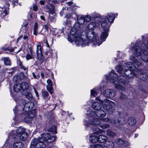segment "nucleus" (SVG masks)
Masks as SVG:
<instances>
[{
	"mask_svg": "<svg viewBox=\"0 0 148 148\" xmlns=\"http://www.w3.org/2000/svg\"><path fill=\"white\" fill-rule=\"evenodd\" d=\"M124 72L125 75L129 78L134 76L137 77L136 74L133 72L132 71L130 70H125Z\"/></svg>",
	"mask_w": 148,
	"mask_h": 148,
	"instance_id": "15",
	"label": "nucleus"
},
{
	"mask_svg": "<svg viewBox=\"0 0 148 148\" xmlns=\"http://www.w3.org/2000/svg\"><path fill=\"white\" fill-rule=\"evenodd\" d=\"M25 95L26 97L29 100H31L32 98V96L31 93L26 92V93L24 94Z\"/></svg>",
	"mask_w": 148,
	"mask_h": 148,
	"instance_id": "37",
	"label": "nucleus"
},
{
	"mask_svg": "<svg viewBox=\"0 0 148 148\" xmlns=\"http://www.w3.org/2000/svg\"><path fill=\"white\" fill-rule=\"evenodd\" d=\"M21 69L24 70H26L28 68V66H25L23 65L21 66L20 67Z\"/></svg>",
	"mask_w": 148,
	"mask_h": 148,
	"instance_id": "52",
	"label": "nucleus"
},
{
	"mask_svg": "<svg viewBox=\"0 0 148 148\" xmlns=\"http://www.w3.org/2000/svg\"><path fill=\"white\" fill-rule=\"evenodd\" d=\"M34 91H35V94H36V96L37 97H38L39 96L38 92L36 91V90L35 89H34Z\"/></svg>",
	"mask_w": 148,
	"mask_h": 148,
	"instance_id": "59",
	"label": "nucleus"
},
{
	"mask_svg": "<svg viewBox=\"0 0 148 148\" xmlns=\"http://www.w3.org/2000/svg\"><path fill=\"white\" fill-rule=\"evenodd\" d=\"M114 14L110 13L107 14V18L108 21L110 23H113L114 19Z\"/></svg>",
	"mask_w": 148,
	"mask_h": 148,
	"instance_id": "23",
	"label": "nucleus"
},
{
	"mask_svg": "<svg viewBox=\"0 0 148 148\" xmlns=\"http://www.w3.org/2000/svg\"><path fill=\"white\" fill-rule=\"evenodd\" d=\"M126 64L128 68L131 69L132 70H134V68H136L135 67H134V65L131 62H127Z\"/></svg>",
	"mask_w": 148,
	"mask_h": 148,
	"instance_id": "35",
	"label": "nucleus"
},
{
	"mask_svg": "<svg viewBox=\"0 0 148 148\" xmlns=\"http://www.w3.org/2000/svg\"><path fill=\"white\" fill-rule=\"evenodd\" d=\"M48 2L49 3L52 2V4L53 3H56L57 2L56 1H55L54 0H48Z\"/></svg>",
	"mask_w": 148,
	"mask_h": 148,
	"instance_id": "53",
	"label": "nucleus"
},
{
	"mask_svg": "<svg viewBox=\"0 0 148 148\" xmlns=\"http://www.w3.org/2000/svg\"><path fill=\"white\" fill-rule=\"evenodd\" d=\"M36 114V111L34 110L31 111H29L27 113V116L24 119L25 121L27 122L30 121L31 119L35 116Z\"/></svg>",
	"mask_w": 148,
	"mask_h": 148,
	"instance_id": "12",
	"label": "nucleus"
},
{
	"mask_svg": "<svg viewBox=\"0 0 148 148\" xmlns=\"http://www.w3.org/2000/svg\"><path fill=\"white\" fill-rule=\"evenodd\" d=\"M40 3L41 5H44L45 4V1L44 0L40 1Z\"/></svg>",
	"mask_w": 148,
	"mask_h": 148,
	"instance_id": "60",
	"label": "nucleus"
},
{
	"mask_svg": "<svg viewBox=\"0 0 148 148\" xmlns=\"http://www.w3.org/2000/svg\"><path fill=\"white\" fill-rule=\"evenodd\" d=\"M65 17L67 19H69L71 18V15L70 14H67L66 15Z\"/></svg>",
	"mask_w": 148,
	"mask_h": 148,
	"instance_id": "54",
	"label": "nucleus"
},
{
	"mask_svg": "<svg viewBox=\"0 0 148 148\" xmlns=\"http://www.w3.org/2000/svg\"><path fill=\"white\" fill-rule=\"evenodd\" d=\"M41 76L42 78H44V75L43 73L42 72L41 73Z\"/></svg>",
	"mask_w": 148,
	"mask_h": 148,
	"instance_id": "61",
	"label": "nucleus"
},
{
	"mask_svg": "<svg viewBox=\"0 0 148 148\" xmlns=\"http://www.w3.org/2000/svg\"><path fill=\"white\" fill-rule=\"evenodd\" d=\"M107 139L106 136H105L100 135L98 137V140L99 143H102L105 142Z\"/></svg>",
	"mask_w": 148,
	"mask_h": 148,
	"instance_id": "28",
	"label": "nucleus"
},
{
	"mask_svg": "<svg viewBox=\"0 0 148 148\" xmlns=\"http://www.w3.org/2000/svg\"><path fill=\"white\" fill-rule=\"evenodd\" d=\"M46 88L47 90L51 94L53 93V89L52 85H47L46 86Z\"/></svg>",
	"mask_w": 148,
	"mask_h": 148,
	"instance_id": "36",
	"label": "nucleus"
},
{
	"mask_svg": "<svg viewBox=\"0 0 148 148\" xmlns=\"http://www.w3.org/2000/svg\"><path fill=\"white\" fill-rule=\"evenodd\" d=\"M29 50L30 51V54L32 55H33L34 52L31 48H29Z\"/></svg>",
	"mask_w": 148,
	"mask_h": 148,
	"instance_id": "58",
	"label": "nucleus"
},
{
	"mask_svg": "<svg viewBox=\"0 0 148 148\" xmlns=\"http://www.w3.org/2000/svg\"><path fill=\"white\" fill-rule=\"evenodd\" d=\"M87 39L84 40L82 37V34H80V36L78 38V40L75 42L76 45L78 46H82L84 47L91 43H92V46L93 47H95L97 45L99 46L102 42H98V37L93 30H90L86 34Z\"/></svg>",
	"mask_w": 148,
	"mask_h": 148,
	"instance_id": "1",
	"label": "nucleus"
},
{
	"mask_svg": "<svg viewBox=\"0 0 148 148\" xmlns=\"http://www.w3.org/2000/svg\"><path fill=\"white\" fill-rule=\"evenodd\" d=\"M33 55L31 54H27L26 56V59L27 60H28L29 59H31L32 58Z\"/></svg>",
	"mask_w": 148,
	"mask_h": 148,
	"instance_id": "47",
	"label": "nucleus"
},
{
	"mask_svg": "<svg viewBox=\"0 0 148 148\" xmlns=\"http://www.w3.org/2000/svg\"><path fill=\"white\" fill-rule=\"evenodd\" d=\"M34 103L31 101H29L26 103L23 108V110L25 112L30 111L34 106Z\"/></svg>",
	"mask_w": 148,
	"mask_h": 148,
	"instance_id": "13",
	"label": "nucleus"
},
{
	"mask_svg": "<svg viewBox=\"0 0 148 148\" xmlns=\"http://www.w3.org/2000/svg\"><path fill=\"white\" fill-rule=\"evenodd\" d=\"M49 25V24H46L44 25L43 26V28L45 29L46 31L47 32L48 31V27Z\"/></svg>",
	"mask_w": 148,
	"mask_h": 148,
	"instance_id": "50",
	"label": "nucleus"
},
{
	"mask_svg": "<svg viewBox=\"0 0 148 148\" xmlns=\"http://www.w3.org/2000/svg\"><path fill=\"white\" fill-rule=\"evenodd\" d=\"M130 58L131 61H132L134 64H135L138 66H139L141 65V63L140 62H139L138 60L134 56H131Z\"/></svg>",
	"mask_w": 148,
	"mask_h": 148,
	"instance_id": "29",
	"label": "nucleus"
},
{
	"mask_svg": "<svg viewBox=\"0 0 148 148\" xmlns=\"http://www.w3.org/2000/svg\"><path fill=\"white\" fill-rule=\"evenodd\" d=\"M85 22H88L91 20V17L90 16L86 15L84 17Z\"/></svg>",
	"mask_w": 148,
	"mask_h": 148,
	"instance_id": "44",
	"label": "nucleus"
},
{
	"mask_svg": "<svg viewBox=\"0 0 148 148\" xmlns=\"http://www.w3.org/2000/svg\"><path fill=\"white\" fill-rule=\"evenodd\" d=\"M80 24L78 22L76 23L74 25L73 28H72L70 31V36L68 37V40L69 41L72 42L73 40L75 42L77 40L78 38L80 37L79 34L81 33Z\"/></svg>",
	"mask_w": 148,
	"mask_h": 148,
	"instance_id": "6",
	"label": "nucleus"
},
{
	"mask_svg": "<svg viewBox=\"0 0 148 148\" xmlns=\"http://www.w3.org/2000/svg\"><path fill=\"white\" fill-rule=\"evenodd\" d=\"M47 83L48 84V85H52L53 84V83L51 80L50 79H48L47 80Z\"/></svg>",
	"mask_w": 148,
	"mask_h": 148,
	"instance_id": "51",
	"label": "nucleus"
},
{
	"mask_svg": "<svg viewBox=\"0 0 148 148\" xmlns=\"http://www.w3.org/2000/svg\"><path fill=\"white\" fill-rule=\"evenodd\" d=\"M94 131L95 132V134L97 135L99 134L105 132L104 130L99 129V128L97 127H96L95 129H94Z\"/></svg>",
	"mask_w": 148,
	"mask_h": 148,
	"instance_id": "34",
	"label": "nucleus"
},
{
	"mask_svg": "<svg viewBox=\"0 0 148 148\" xmlns=\"http://www.w3.org/2000/svg\"><path fill=\"white\" fill-rule=\"evenodd\" d=\"M46 45H47V47L49 48L50 46L48 42V41H47V40H46Z\"/></svg>",
	"mask_w": 148,
	"mask_h": 148,
	"instance_id": "62",
	"label": "nucleus"
},
{
	"mask_svg": "<svg viewBox=\"0 0 148 148\" xmlns=\"http://www.w3.org/2000/svg\"><path fill=\"white\" fill-rule=\"evenodd\" d=\"M28 137V134L26 132L23 133L21 134L18 136V138L21 140H25Z\"/></svg>",
	"mask_w": 148,
	"mask_h": 148,
	"instance_id": "24",
	"label": "nucleus"
},
{
	"mask_svg": "<svg viewBox=\"0 0 148 148\" xmlns=\"http://www.w3.org/2000/svg\"><path fill=\"white\" fill-rule=\"evenodd\" d=\"M49 19L50 20L51 22H54L55 21V19L54 16H51L49 15Z\"/></svg>",
	"mask_w": 148,
	"mask_h": 148,
	"instance_id": "48",
	"label": "nucleus"
},
{
	"mask_svg": "<svg viewBox=\"0 0 148 148\" xmlns=\"http://www.w3.org/2000/svg\"><path fill=\"white\" fill-rule=\"evenodd\" d=\"M49 131L52 134H56V128L55 126H53L49 129Z\"/></svg>",
	"mask_w": 148,
	"mask_h": 148,
	"instance_id": "42",
	"label": "nucleus"
},
{
	"mask_svg": "<svg viewBox=\"0 0 148 148\" xmlns=\"http://www.w3.org/2000/svg\"><path fill=\"white\" fill-rule=\"evenodd\" d=\"M14 91L16 92H21V85L20 83H17L15 84L13 86Z\"/></svg>",
	"mask_w": 148,
	"mask_h": 148,
	"instance_id": "21",
	"label": "nucleus"
},
{
	"mask_svg": "<svg viewBox=\"0 0 148 148\" xmlns=\"http://www.w3.org/2000/svg\"><path fill=\"white\" fill-rule=\"evenodd\" d=\"M36 53L38 58L41 57L42 55V48L41 45H38L36 47Z\"/></svg>",
	"mask_w": 148,
	"mask_h": 148,
	"instance_id": "17",
	"label": "nucleus"
},
{
	"mask_svg": "<svg viewBox=\"0 0 148 148\" xmlns=\"http://www.w3.org/2000/svg\"><path fill=\"white\" fill-rule=\"evenodd\" d=\"M107 122L109 121L113 124L116 125V126H118L119 128L120 126H123L124 124L126 123L127 120L126 119H124L123 117H118L117 118V121L115 119H113L110 121L108 118H105L101 119V120Z\"/></svg>",
	"mask_w": 148,
	"mask_h": 148,
	"instance_id": "7",
	"label": "nucleus"
},
{
	"mask_svg": "<svg viewBox=\"0 0 148 148\" xmlns=\"http://www.w3.org/2000/svg\"><path fill=\"white\" fill-rule=\"evenodd\" d=\"M19 65L20 66V67L23 65V64H22V63L21 61H19L18 62V63Z\"/></svg>",
	"mask_w": 148,
	"mask_h": 148,
	"instance_id": "64",
	"label": "nucleus"
},
{
	"mask_svg": "<svg viewBox=\"0 0 148 148\" xmlns=\"http://www.w3.org/2000/svg\"><path fill=\"white\" fill-rule=\"evenodd\" d=\"M56 136H52L48 133H45L41 134V137L38 139H33L31 143V147L33 148H45L46 145L44 143H50L56 139Z\"/></svg>",
	"mask_w": 148,
	"mask_h": 148,
	"instance_id": "2",
	"label": "nucleus"
},
{
	"mask_svg": "<svg viewBox=\"0 0 148 148\" xmlns=\"http://www.w3.org/2000/svg\"><path fill=\"white\" fill-rule=\"evenodd\" d=\"M122 76H120L117 78L116 74L114 73V70H112L106 77V80H109L110 82L114 84L115 88L120 90H124L125 88L121 84H125V81L123 79H122Z\"/></svg>",
	"mask_w": 148,
	"mask_h": 148,
	"instance_id": "4",
	"label": "nucleus"
},
{
	"mask_svg": "<svg viewBox=\"0 0 148 148\" xmlns=\"http://www.w3.org/2000/svg\"><path fill=\"white\" fill-rule=\"evenodd\" d=\"M23 144L20 141L16 142L13 144L14 148H21L23 146Z\"/></svg>",
	"mask_w": 148,
	"mask_h": 148,
	"instance_id": "30",
	"label": "nucleus"
},
{
	"mask_svg": "<svg viewBox=\"0 0 148 148\" xmlns=\"http://www.w3.org/2000/svg\"><path fill=\"white\" fill-rule=\"evenodd\" d=\"M96 99L102 104L103 108L106 110H108L112 109V106L115 104L114 102L107 99L102 100L99 97H96Z\"/></svg>",
	"mask_w": 148,
	"mask_h": 148,
	"instance_id": "8",
	"label": "nucleus"
},
{
	"mask_svg": "<svg viewBox=\"0 0 148 148\" xmlns=\"http://www.w3.org/2000/svg\"><path fill=\"white\" fill-rule=\"evenodd\" d=\"M116 69L117 72L119 73H122L123 71V68L120 65L116 66Z\"/></svg>",
	"mask_w": 148,
	"mask_h": 148,
	"instance_id": "40",
	"label": "nucleus"
},
{
	"mask_svg": "<svg viewBox=\"0 0 148 148\" xmlns=\"http://www.w3.org/2000/svg\"><path fill=\"white\" fill-rule=\"evenodd\" d=\"M46 8L48 9L47 11L49 13L51 14H53L54 13V9L53 7L52 6L51 8H50L48 6H47Z\"/></svg>",
	"mask_w": 148,
	"mask_h": 148,
	"instance_id": "38",
	"label": "nucleus"
},
{
	"mask_svg": "<svg viewBox=\"0 0 148 148\" xmlns=\"http://www.w3.org/2000/svg\"><path fill=\"white\" fill-rule=\"evenodd\" d=\"M2 60H3L4 64L6 65L10 66L11 64L10 60L9 58L6 57L3 58Z\"/></svg>",
	"mask_w": 148,
	"mask_h": 148,
	"instance_id": "31",
	"label": "nucleus"
},
{
	"mask_svg": "<svg viewBox=\"0 0 148 148\" xmlns=\"http://www.w3.org/2000/svg\"><path fill=\"white\" fill-rule=\"evenodd\" d=\"M10 6V4L9 3L6 4V6L5 8V10H3L2 14L3 16H6L8 14V11L9 9V7Z\"/></svg>",
	"mask_w": 148,
	"mask_h": 148,
	"instance_id": "33",
	"label": "nucleus"
},
{
	"mask_svg": "<svg viewBox=\"0 0 148 148\" xmlns=\"http://www.w3.org/2000/svg\"><path fill=\"white\" fill-rule=\"evenodd\" d=\"M89 139L91 142L94 143L98 141V137L96 136L92 135L90 136Z\"/></svg>",
	"mask_w": 148,
	"mask_h": 148,
	"instance_id": "25",
	"label": "nucleus"
},
{
	"mask_svg": "<svg viewBox=\"0 0 148 148\" xmlns=\"http://www.w3.org/2000/svg\"><path fill=\"white\" fill-rule=\"evenodd\" d=\"M17 109V106H16L13 109V111L14 112V113L15 114L16 113V112Z\"/></svg>",
	"mask_w": 148,
	"mask_h": 148,
	"instance_id": "56",
	"label": "nucleus"
},
{
	"mask_svg": "<svg viewBox=\"0 0 148 148\" xmlns=\"http://www.w3.org/2000/svg\"><path fill=\"white\" fill-rule=\"evenodd\" d=\"M106 132L107 135L113 137L115 136L116 135L115 133L113 132L110 130H107Z\"/></svg>",
	"mask_w": 148,
	"mask_h": 148,
	"instance_id": "41",
	"label": "nucleus"
},
{
	"mask_svg": "<svg viewBox=\"0 0 148 148\" xmlns=\"http://www.w3.org/2000/svg\"><path fill=\"white\" fill-rule=\"evenodd\" d=\"M128 123L131 126L134 125L136 123V121L134 118L131 117L129 119Z\"/></svg>",
	"mask_w": 148,
	"mask_h": 148,
	"instance_id": "32",
	"label": "nucleus"
},
{
	"mask_svg": "<svg viewBox=\"0 0 148 148\" xmlns=\"http://www.w3.org/2000/svg\"><path fill=\"white\" fill-rule=\"evenodd\" d=\"M32 75H33V77H34V78L36 79H39V78L40 77V76L39 74L37 75H35V73H32Z\"/></svg>",
	"mask_w": 148,
	"mask_h": 148,
	"instance_id": "49",
	"label": "nucleus"
},
{
	"mask_svg": "<svg viewBox=\"0 0 148 148\" xmlns=\"http://www.w3.org/2000/svg\"><path fill=\"white\" fill-rule=\"evenodd\" d=\"M40 18H41V20H42L44 21H45V18L44 16L41 15L40 16Z\"/></svg>",
	"mask_w": 148,
	"mask_h": 148,
	"instance_id": "57",
	"label": "nucleus"
},
{
	"mask_svg": "<svg viewBox=\"0 0 148 148\" xmlns=\"http://www.w3.org/2000/svg\"><path fill=\"white\" fill-rule=\"evenodd\" d=\"M138 74L139 75V77H138V78H140L142 80L145 81L148 77L147 74L145 73L142 72V70L140 69V72L138 73Z\"/></svg>",
	"mask_w": 148,
	"mask_h": 148,
	"instance_id": "16",
	"label": "nucleus"
},
{
	"mask_svg": "<svg viewBox=\"0 0 148 148\" xmlns=\"http://www.w3.org/2000/svg\"><path fill=\"white\" fill-rule=\"evenodd\" d=\"M64 34V30L62 29L58 30V35L59 36L62 35Z\"/></svg>",
	"mask_w": 148,
	"mask_h": 148,
	"instance_id": "46",
	"label": "nucleus"
},
{
	"mask_svg": "<svg viewBox=\"0 0 148 148\" xmlns=\"http://www.w3.org/2000/svg\"><path fill=\"white\" fill-rule=\"evenodd\" d=\"M104 148H114L113 143L111 141H106L104 144Z\"/></svg>",
	"mask_w": 148,
	"mask_h": 148,
	"instance_id": "20",
	"label": "nucleus"
},
{
	"mask_svg": "<svg viewBox=\"0 0 148 148\" xmlns=\"http://www.w3.org/2000/svg\"><path fill=\"white\" fill-rule=\"evenodd\" d=\"M28 37L27 36H25L23 37V39L25 40L27 39Z\"/></svg>",
	"mask_w": 148,
	"mask_h": 148,
	"instance_id": "63",
	"label": "nucleus"
},
{
	"mask_svg": "<svg viewBox=\"0 0 148 148\" xmlns=\"http://www.w3.org/2000/svg\"><path fill=\"white\" fill-rule=\"evenodd\" d=\"M104 95L108 98L113 97L115 95V92L112 89H108L105 90L103 92Z\"/></svg>",
	"mask_w": 148,
	"mask_h": 148,
	"instance_id": "11",
	"label": "nucleus"
},
{
	"mask_svg": "<svg viewBox=\"0 0 148 148\" xmlns=\"http://www.w3.org/2000/svg\"><path fill=\"white\" fill-rule=\"evenodd\" d=\"M33 10L34 11H36L37 10V6L36 5H34L33 6Z\"/></svg>",
	"mask_w": 148,
	"mask_h": 148,
	"instance_id": "55",
	"label": "nucleus"
},
{
	"mask_svg": "<svg viewBox=\"0 0 148 148\" xmlns=\"http://www.w3.org/2000/svg\"><path fill=\"white\" fill-rule=\"evenodd\" d=\"M127 96L123 93H121L120 94V95L119 99L121 100H125L127 98Z\"/></svg>",
	"mask_w": 148,
	"mask_h": 148,
	"instance_id": "39",
	"label": "nucleus"
},
{
	"mask_svg": "<svg viewBox=\"0 0 148 148\" xmlns=\"http://www.w3.org/2000/svg\"><path fill=\"white\" fill-rule=\"evenodd\" d=\"M99 24L98 23H95L94 22H91L88 26V28L90 30L94 29L96 28L97 27L99 26Z\"/></svg>",
	"mask_w": 148,
	"mask_h": 148,
	"instance_id": "18",
	"label": "nucleus"
},
{
	"mask_svg": "<svg viewBox=\"0 0 148 148\" xmlns=\"http://www.w3.org/2000/svg\"><path fill=\"white\" fill-rule=\"evenodd\" d=\"M26 129L22 127H18L16 131H12L10 133V136L14 139L18 138V136L25 132Z\"/></svg>",
	"mask_w": 148,
	"mask_h": 148,
	"instance_id": "10",
	"label": "nucleus"
},
{
	"mask_svg": "<svg viewBox=\"0 0 148 148\" xmlns=\"http://www.w3.org/2000/svg\"><path fill=\"white\" fill-rule=\"evenodd\" d=\"M91 95L93 96L94 97H95L97 95V93L96 91L94 90H91Z\"/></svg>",
	"mask_w": 148,
	"mask_h": 148,
	"instance_id": "45",
	"label": "nucleus"
},
{
	"mask_svg": "<svg viewBox=\"0 0 148 148\" xmlns=\"http://www.w3.org/2000/svg\"><path fill=\"white\" fill-rule=\"evenodd\" d=\"M92 107L94 109L97 111L100 110L101 108L100 104L97 102H93L92 104Z\"/></svg>",
	"mask_w": 148,
	"mask_h": 148,
	"instance_id": "19",
	"label": "nucleus"
},
{
	"mask_svg": "<svg viewBox=\"0 0 148 148\" xmlns=\"http://www.w3.org/2000/svg\"><path fill=\"white\" fill-rule=\"evenodd\" d=\"M78 22L81 25L83 24L85 21L84 20V17L83 16L79 15L77 16Z\"/></svg>",
	"mask_w": 148,
	"mask_h": 148,
	"instance_id": "26",
	"label": "nucleus"
},
{
	"mask_svg": "<svg viewBox=\"0 0 148 148\" xmlns=\"http://www.w3.org/2000/svg\"><path fill=\"white\" fill-rule=\"evenodd\" d=\"M116 143L118 145H121L124 144L125 141L121 138H119L116 140Z\"/></svg>",
	"mask_w": 148,
	"mask_h": 148,
	"instance_id": "43",
	"label": "nucleus"
},
{
	"mask_svg": "<svg viewBox=\"0 0 148 148\" xmlns=\"http://www.w3.org/2000/svg\"><path fill=\"white\" fill-rule=\"evenodd\" d=\"M21 93L23 94L26 93V92L29 89V85L26 82H23L21 84Z\"/></svg>",
	"mask_w": 148,
	"mask_h": 148,
	"instance_id": "14",
	"label": "nucleus"
},
{
	"mask_svg": "<svg viewBox=\"0 0 148 148\" xmlns=\"http://www.w3.org/2000/svg\"><path fill=\"white\" fill-rule=\"evenodd\" d=\"M41 92L42 97L46 101L49 99V94L47 91L42 90Z\"/></svg>",
	"mask_w": 148,
	"mask_h": 148,
	"instance_id": "22",
	"label": "nucleus"
},
{
	"mask_svg": "<svg viewBox=\"0 0 148 148\" xmlns=\"http://www.w3.org/2000/svg\"><path fill=\"white\" fill-rule=\"evenodd\" d=\"M147 44L148 47H146L145 43H142L140 49L139 47L137 45V44H136L135 46L132 48V50L133 54L136 57H138L141 55V52L145 55L143 56L142 55L140 56L141 59L144 62H148V57L147 56L148 55V40L147 41Z\"/></svg>",
	"mask_w": 148,
	"mask_h": 148,
	"instance_id": "5",
	"label": "nucleus"
},
{
	"mask_svg": "<svg viewBox=\"0 0 148 148\" xmlns=\"http://www.w3.org/2000/svg\"><path fill=\"white\" fill-rule=\"evenodd\" d=\"M101 26L103 28L104 32H102L100 36V39L103 42L105 41L108 36V32L110 25L106 21H104L101 23Z\"/></svg>",
	"mask_w": 148,
	"mask_h": 148,
	"instance_id": "9",
	"label": "nucleus"
},
{
	"mask_svg": "<svg viewBox=\"0 0 148 148\" xmlns=\"http://www.w3.org/2000/svg\"><path fill=\"white\" fill-rule=\"evenodd\" d=\"M96 113L94 111H91L88 116V118L90 121L91 120V122L89 121V125H93L95 127L97 125H99V127L103 129L109 127V125L107 124H104L101 125V119L97 118L96 117H103L106 116L105 112L103 110H98L96 111Z\"/></svg>",
	"mask_w": 148,
	"mask_h": 148,
	"instance_id": "3",
	"label": "nucleus"
},
{
	"mask_svg": "<svg viewBox=\"0 0 148 148\" xmlns=\"http://www.w3.org/2000/svg\"><path fill=\"white\" fill-rule=\"evenodd\" d=\"M38 24L36 23H34V32L33 34L34 35L37 36L38 33H40L41 31H40V32H39L38 31Z\"/></svg>",
	"mask_w": 148,
	"mask_h": 148,
	"instance_id": "27",
	"label": "nucleus"
}]
</instances>
